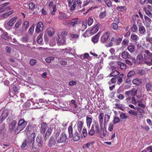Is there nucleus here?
I'll return each instance as SVG.
<instances>
[{
	"mask_svg": "<svg viewBox=\"0 0 152 152\" xmlns=\"http://www.w3.org/2000/svg\"><path fill=\"white\" fill-rule=\"evenodd\" d=\"M120 118L122 119H127L128 116L126 115L123 112H121L120 115Z\"/></svg>",
	"mask_w": 152,
	"mask_h": 152,
	"instance_id": "obj_44",
	"label": "nucleus"
},
{
	"mask_svg": "<svg viewBox=\"0 0 152 152\" xmlns=\"http://www.w3.org/2000/svg\"><path fill=\"white\" fill-rule=\"evenodd\" d=\"M68 6L70 8V10H74L76 6L75 5V3L73 2V3L72 4L70 1L68 2Z\"/></svg>",
	"mask_w": 152,
	"mask_h": 152,
	"instance_id": "obj_31",
	"label": "nucleus"
},
{
	"mask_svg": "<svg viewBox=\"0 0 152 152\" xmlns=\"http://www.w3.org/2000/svg\"><path fill=\"white\" fill-rule=\"evenodd\" d=\"M36 137L35 133L33 132L30 136L28 137V140L30 146H33L34 142V139Z\"/></svg>",
	"mask_w": 152,
	"mask_h": 152,
	"instance_id": "obj_5",
	"label": "nucleus"
},
{
	"mask_svg": "<svg viewBox=\"0 0 152 152\" xmlns=\"http://www.w3.org/2000/svg\"><path fill=\"white\" fill-rule=\"evenodd\" d=\"M107 14L105 11L100 12L99 15V18L101 19H103L106 16Z\"/></svg>",
	"mask_w": 152,
	"mask_h": 152,
	"instance_id": "obj_42",
	"label": "nucleus"
},
{
	"mask_svg": "<svg viewBox=\"0 0 152 152\" xmlns=\"http://www.w3.org/2000/svg\"><path fill=\"white\" fill-rule=\"evenodd\" d=\"M36 141L37 142L40 144L39 146L41 147L42 146V142L41 140V137L40 136L37 137V138Z\"/></svg>",
	"mask_w": 152,
	"mask_h": 152,
	"instance_id": "obj_55",
	"label": "nucleus"
},
{
	"mask_svg": "<svg viewBox=\"0 0 152 152\" xmlns=\"http://www.w3.org/2000/svg\"><path fill=\"white\" fill-rule=\"evenodd\" d=\"M27 123L23 119L20 120L18 124V126L15 129V132L16 133H19L26 126Z\"/></svg>",
	"mask_w": 152,
	"mask_h": 152,
	"instance_id": "obj_3",
	"label": "nucleus"
},
{
	"mask_svg": "<svg viewBox=\"0 0 152 152\" xmlns=\"http://www.w3.org/2000/svg\"><path fill=\"white\" fill-rule=\"evenodd\" d=\"M103 65L102 64L98 63L96 64L95 67L97 69V70H100L103 66Z\"/></svg>",
	"mask_w": 152,
	"mask_h": 152,
	"instance_id": "obj_53",
	"label": "nucleus"
},
{
	"mask_svg": "<svg viewBox=\"0 0 152 152\" xmlns=\"http://www.w3.org/2000/svg\"><path fill=\"white\" fill-rule=\"evenodd\" d=\"M44 25L42 22H39L37 24L36 28V31L39 33L42 31L43 29Z\"/></svg>",
	"mask_w": 152,
	"mask_h": 152,
	"instance_id": "obj_11",
	"label": "nucleus"
},
{
	"mask_svg": "<svg viewBox=\"0 0 152 152\" xmlns=\"http://www.w3.org/2000/svg\"><path fill=\"white\" fill-rule=\"evenodd\" d=\"M131 95L132 96H134L137 94V91L135 89H133L131 90Z\"/></svg>",
	"mask_w": 152,
	"mask_h": 152,
	"instance_id": "obj_57",
	"label": "nucleus"
},
{
	"mask_svg": "<svg viewBox=\"0 0 152 152\" xmlns=\"http://www.w3.org/2000/svg\"><path fill=\"white\" fill-rule=\"evenodd\" d=\"M144 57L145 60L150 59L152 57V53L149 51L145 50L144 51Z\"/></svg>",
	"mask_w": 152,
	"mask_h": 152,
	"instance_id": "obj_14",
	"label": "nucleus"
},
{
	"mask_svg": "<svg viewBox=\"0 0 152 152\" xmlns=\"http://www.w3.org/2000/svg\"><path fill=\"white\" fill-rule=\"evenodd\" d=\"M100 34L99 33H98L92 37L91 40L92 42L94 43L95 44L98 42Z\"/></svg>",
	"mask_w": 152,
	"mask_h": 152,
	"instance_id": "obj_21",
	"label": "nucleus"
},
{
	"mask_svg": "<svg viewBox=\"0 0 152 152\" xmlns=\"http://www.w3.org/2000/svg\"><path fill=\"white\" fill-rule=\"evenodd\" d=\"M128 50L131 53L134 52L135 49V48L134 45H130L128 47Z\"/></svg>",
	"mask_w": 152,
	"mask_h": 152,
	"instance_id": "obj_47",
	"label": "nucleus"
},
{
	"mask_svg": "<svg viewBox=\"0 0 152 152\" xmlns=\"http://www.w3.org/2000/svg\"><path fill=\"white\" fill-rule=\"evenodd\" d=\"M61 130L59 128L57 129L54 132V136L59 143L65 142L67 140L66 134L64 132L60 133Z\"/></svg>",
	"mask_w": 152,
	"mask_h": 152,
	"instance_id": "obj_1",
	"label": "nucleus"
},
{
	"mask_svg": "<svg viewBox=\"0 0 152 152\" xmlns=\"http://www.w3.org/2000/svg\"><path fill=\"white\" fill-rule=\"evenodd\" d=\"M70 104L71 105V104L73 105L72 106L73 107V108L76 109L77 107V104L76 102V101L75 100H72L70 101Z\"/></svg>",
	"mask_w": 152,
	"mask_h": 152,
	"instance_id": "obj_43",
	"label": "nucleus"
},
{
	"mask_svg": "<svg viewBox=\"0 0 152 152\" xmlns=\"http://www.w3.org/2000/svg\"><path fill=\"white\" fill-rule=\"evenodd\" d=\"M99 28L98 26L96 25L92 28L90 31H89V32L90 34H93L96 33L98 31Z\"/></svg>",
	"mask_w": 152,
	"mask_h": 152,
	"instance_id": "obj_24",
	"label": "nucleus"
},
{
	"mask_svg": "<svg viewBox=\"0 0 152 152\" xmlns=\"http://www.w3.org/2000/svg\"><path fill=\"white\" fill-rule=\"evenodd\" d=\"M42 34H39L37 37V41L39 44H41L42 42Z\"/></svg>",
	"mask_w": 152,
	"mask_h": 152,
	"instance_id": "obj_48",
	"label": "nucleus"
},
{
	"mask_svg": "<svg viewBox=\"0 0 152 152\" xmlns=\"http://www.w3.org/2000/svg\"><path fill=\"white\" fill-rule=\"evenodd\" d=\"M104 1L108 7H110L112 6V4L110 0H104Z\"/></svg>",
	"mask_w": 152,
	"mask_h": 152,
	"instance_id": "obj_46",
	"label": "nucleus"
},
{
	"mask_svg": "<svg viewBox=\"0 0 152 152\" xmlns=\"http://www.w3.org/2000/svg\"><path fill=\"white\" fill-rule=\"evenodd\" d=\"M143 58L141 55H138L137 57V61L138 63H140L143 61Z\"/></svg>",
	"mask_w": 152,
	"mask_h": 152,
	"instance_id": "obj_40",
	"label": "nucleus"
},
{
	"mask_svg": "<svg viewBox=\"0 0 152 152\" xmlns=\"http://www.w3.org/2000/svg\"><path fill=\"white\" fill-rule=\"evenodd\" d=\"M135 74V72L134 71H133V70L130 71L128 73L127 75V77L128 78H129L130 77L133 76Z\"/></svg>",
	"mask_w": 152,
	"mask_h": 152,
	"instance_id": "obj_58",
	"label": "nucleus"
},
{
	"mask_svg": "<svg viewBox=\"0 0 152 152\" xmlns=\"http://www.w3.org/2000/svg\"><path fill=\"white\" fill-rule=\"evenodd\" d=\"M47 127V125L45 123H42L41 126V132L42 134L45 133Z\"/></svg>",
	"mask_w": 152,
	"mask_h": 152,
	"instance_id": "obj_26",
	"label": "nucleus"
},
{
	"mask_svg": "<svg viewBox=\"0 0 152 152\" xmlns=\"http://www.w3.org/2000/svg\"><path fill=\"white\" fill-rule=\"evenodd\" d=\"M110 36V34L108 32H106L102 36L100 41L102 43L106 42Z\"/></svg>",
	"mask_w": 152,
	"mask_h": 152,
	"instance_id": "obj_12",
	"label": "nucleus"
},
{
	"mask_svg": "<svg viewBox=\"0 0 152 152\" xmlns=\"http://www.w3.org/2000/svg\"><path fill=\"white\" fill-rule=\"evenodd\" d=\"M121 57L123 58L126 59L128 58L132 59L133 61H135V59L134 58H132L130 55L127 52L123 51L121 53Z\"/></svg>",
	"mask_w": 152,
	"mask_h": 152,
	"instance_id": "obj_9",
	"label": "nucleus"
},
{
	"mask_svg": "<svg viewBox=\"0 0 152 152\" xmlns=\"http://www.w3.org/2000/svg\"><path fill=\"white\" fill-rule=\"evenodd\" d=\"M143 11L145 12V14L147 15L149 17H152V13L151 12L148 10L147 8L146 7H144L143 9Z\"/></svg>",
	"mask_w": 152,
	"mask_h": 152,
	"instance_id": "obj_36",
	"label": "nucleus"
},
{
	"mask_svg": "<svg viewBox=\"0 0 152 152\" xmlns=\"http://www.w3.org/2000/svg\"><path fill=\"white\" fill-rule=\"evenodd\" d=\"M124 77V74H121L118 77V81L120 83L122 82V78Z\"/></svg>",
	"mask_w": 152,
	"mask_h": 152,
	"instance_id": "obj_59",
	"label": "nucleus"
},
{
	"mask_svg": "<svg viewBox=\"0 0 152 152\" xmlns=\"http://www.w3.org/2000/svg\"><path fill=\"white\" fill-rule=\"evenodd\" d=\"M59 14L58 18L60 20H64L69 18V16L62 12H59Z\"/></svg>",
	"mask_w": 152,
	"mask_h": 152,
	"instance_id": "obj_22",
	"label": "nucleus"
},
{
	"mask_svg": "<svg viewBox=\"0 0 152 152\" xmlns=\"http://www.w3.org/2000/svg\"><path fill=\"white\" fill-rule=\"evenodd\" d=\"M110 115L107 114L105 115L104 116V126L106 125V124L109 121L110 119Z\"/></svg>",
	"mask_w": 152,
	"mask_h": 152,
	"instance_id": "obj_32",
	"label": "nucleus"
},
{
	"mask_svg": "<svg viewBox=\"0 0 152 152\" xmlns=\"http://www.w3.org/2000/svg\"><path fill=\"white\" fill-rule=\"evenodd\" d=\"M145 87L147 91H151L152 88L151 83V82H149L146 83L145 85Z\"/></svg>",
	"mask_w": 152,
	"mask_h": 152,
	"instance_id": "obj_34",
	"label": "nucleus"
},
{
	"mask_svg": "<svg viewBox=\"0 0 152 152\" xmlns=\"http://www.w3.org/2000/svg\"><path fill=\"white\" fill-rule=\"evenodd\" d=\"M117 64L122 69H125L126 68V65L124 63L121 62H118Z\"/></svg>",
	"mask_w": 152,
	"mask_h": 152,
	"instance_id": "obj_37",
	"label": "nucleus"
},
{
	"mask_svg": "<svg viewBox=\"0 0 152 152\" xmlns=\"http://www.w3.org/2000/svg\"><path fill=\"white\" fill-rule=\"evenodd\" d=\"M83 125V122L81 121H79L77 122V126L79 132H81Z\"/></svg>",
	"mask_w": 152,
	"mask_h": 152,
	"instance_id": "obj_29",
	"label": "nucleus"
},
{
	"mask_svg": "<svg viewBox=\"0 0 152 152\" xmlns=\"http://www.w3.org/2000/svg\"><path fill=\"white\" fill-rule=\"evenodd\" d=\"M111 27L113 30H116L118 28V25L117 24L113 23L111 24Z\"/></svg>",
	"mask_w": 152,
	"mask_h": 152,
	"instance_id": "obj_61",
	"label": "nucleus"
},
{
	"mask_svg": "<svg viewBox=\"0 0 152 152\" xmlns=\"http://www.w3.org/2000/svg\"><path fill=\"white\" fill-rule=\"evenodd\" d=\"M115 108H118L121 110H123V105L120 103H116L115 104Z\"/></svg>",
	"mask_w": 152,
	"mask_h": 152,
	"instance_id": "obj_45",
	"label": "nucleus"
},
{
	"mask_svg": "<svg viewBox=\"0 0 152 152\" xmlns=\"http://www.w3.org/2000/svg\"><path fill=\"white\" fill-rule=\"evenodd\" d=\"M82 134L83 136L82 137L84 138L87 135V132L86 129V128H84L83 129Z\"/></svg>",
	"mask_w": 152,
	"mask_h": 152,
	"instance_id": "obj_50",
	"label": "nucleus"
},
{
	"mask_svg": "<svg viewBox=\"0 0 152 152\" xmlns=\"http://www.w3.org/2000/svg\"><path fill=\"white\" fill-rule=\"evenodd\" d=\"M17 122L16 121H13L11 122L9 125V131L10 132H12L14 129Z\"/></svg>",
	"mask_w": 152,
	"mask_h": 152,
	"instance_id": "obj_15",
	"label": "nucleus"
},
{
	"mask_svg": "<svg viewBox=\"0 0 152 152\" xmlns=\"http://www.w3.org/2000/svg\"><path fill=\"white\" fill-rule=\"evenodd\" d=\"M10 89L11 90V91L14 92H18L19 89L14 84L10 86Z\"/></svg>",
	"mask_w": 152,
	"mask_h": 152,
	"instance_id": "obj_30",
	"label": "nucleus"
},
{
	"mask_svg": "<svg viewBox=\"0 0 152 152\" xmlns=\"http://www.w3.org/2000/svg\"><path fill=\"white\" fill-rule=\"evenodd\" d=\"M9 4V2H7L1 5L0 7V12H2L4 11H8L11 10V8L10 6H7Z\"/></svg>",
	"mask_w": 152,
	"mask_h": 152,
	"instance_id": "obj_6",
	"label": "nucleus"
},
{
	"mask_svg": "<svg viewBox=\"0 0 152 152\" xmlns=\"http://www.w3.org/2000/svg\"><path fill=\"white\" fill-rule=\"evenodd\" d=\"M34 27V25H32L30 27L28 31V33L29 34H31L33 33Z\"/></svg>",
	"mask_w": 152,
	"mask_h": 152,
	"instance_id": "obj_49",
	"label": "nucleus"
},
{
	"mask_svg": "<svg viewBox=\"0 0 152 152\" xmlns=\"http://www.w3.org/2000/svg\"><path fill=\"white\" fill-rule=\"evenodd\" d=\"M54 58L53 57H48L45 59L46 62L48 63H50L52 60H54Z\"/></svg>",
	"mask_w": 152,
	"mask_h": 152,
	"instance_id": "obj_54",
	"label": "nucleus"
},
{
	"mask_svg": "<svg viewBox=\"0 0 152 152\" xmlns=\"http://www.w3.org/2000/svg\"><path fill=\"white\" fill-rule=\"evenodd\" d=\"M47 32L48 35L50 37L52 36L54 33V29L52 27L48 28L47 29Z\"/></svg>",
	"mask_w": 152,
	"mask_h": 152,
	"instance_id": "obj_28",
	"label": "nucleus"
},
{
	"mask_svg": "<svg viewBox=\"0 0 152 152\" xmlns=\"http://www.w3.org/2000/svg\"><path fill=\"white\" fill-rule=\"evenodd\" d=\"M9 111L7 110H4L2 112L0 117V123H2L6 118L8 115Z\"/></svg>",
	"mask_w": 152,
	"mask_h": 152,
	"instance_id": "obj_8",
	"label": "nucleus"
},
{
	"mask_svg": "<svg viewBox=\"0 0 152 152\" xmlns=\"http://www.w3.org/2000/svg\"><path fill=\"white\" fill-rule=\"evenodd\" d=\"M139 27V33L142 34H144L145 31V27L143 26L142 23L140 20H138L137 22Z\"/></svg>",
	"mask_w": 152,
	"mask_h": 152,
	"instance_id": "obj_7",
	"label": "nucleus"
},
{
	"mask_svg": "<svg viewBox=\"0 0 152 152\" xmlns=\"http://www.w3.org/2000/svg\"><path fill=\"white\" fill-rule=\"evenodd\" d=\"M94 22L93 18H89L88 21V25L89 26H91Z\"/></svg>",
	"mask_w": 152,
	"mask_h": 152,
	"instance_id": "obj_64",
	"label": "nucleus"
},
{
	"mask_svg": "<svg viewBox=\"0 0 152 152\" xmlns=\"http://www.w3.org/2000/svg\"><path fill=\"white\" fill-rule=\"evenodd\" d=\"M144 17L146 22V23L145 24L146 27H150L152 21L151 19L145 15H144Z\"/></svg>",
	"mask_w": 152,
	"mask_h": 152,
	"instance_id": "obj_19",
	"label": "nucleus"
},
{
	"mask_svg": "<svg viewBox=\"0 0 152 152\" xmlns=\"http://www.w3.org/2000/svg\"><path fill=\"white\" fill-rule=\"evenodd\" d=\"M56 141L54 138L52 137L50 139L48 142V146L49 147H53L56 144Z\"/></svg>",
	"mask_w": 152,
	"mask_h": 152,
	"instance_id": "obj_18",
	"label": "nucleus"
},
{
	"mask_svg": "<svg viewBox=\"0 0 152 152\" xmlns=\"http://www.w3.org/2000/svg\"><path fill=\"white\" fill-rule=\"evenodd\" d=\"M107 131L106 129H104L103 127H101L100 132L99 134V136L100 138H103L105 137L106 135Z\"/></svg>",
	"mask_w": 152,
	"mask_h": 152,
	"instance_id": "obj_17",
	"label": "nucleus"
},
{
	"mask_svg": "<svg viewBox=\"0 0 152 152\" xmlns=\"http://www.w3.org/2000/svg\"><path fill=\"white\" fill-rule=\"evenodd\" d=\"M137 26L135 24H133L131 28V30L133 32H135L137 30Z\"/></svg>",
	"mask_w": 152,
	"mask_h": 152,
	"instance_id": "obj_63",
	"label": "nucleus"
},
{
	"mask_svg": "<svg viewBox=\"0 0 152 152\" xmlns=\"http://www.w3.org/2000/svg\"><path fill=\"white\" fill-rule=\"evenodd\" d=\"M17 19V17H14L11 19L7 23V24L10 26H12Z\"/></svg>",
	"mask_w": 152,
	"mask_h": 152,
	"instance_id": "obj_23",
	"label": "nucleus"
},
{
	"mask_svg": "<svg viewBox=\"0 0 152 152\" xmlns=\"http://www.w3.org/2000/svg\"><path fill=\"white\" fill-rule=\"evenodd\" d=\"M79 22L77 19H73L71 21L68 22L67 24L65 23L64 22V25L69 24L73 27L75 26L76 25L79 24Z\"/></svg>",
	"mask_w": 152,
	"mask_h": 152,
	"instance_id": "obj_13",
	"label": "nucleus"
},
{
	"mask_svg": "<svg viewBox=\"0 0 152 152\" xmlns=\"http://www.w3.org/2000/svg\"><path fill=\"white\" fill-rule=\"evenodd\" d=\"M14 10H11L10 11L8 12H7L3 13L1 15L2 18H5L8 17L10 15H11L14 12Z\"/></svg>",
	"mask_w": 152,
	"mask_h": 152,
	"instance_id": "obj_27",
	"label": "nucleus"
},
{
	"mask_svg": "<svg viewBox=\"0 0 152 152\" xmlns=\"http://www.w3.org/2000/svg\"><path fill=\"white\" fill-rule=\"evenodd\" d=\"M70 138L73 137V140L74 141H77L80 139L79 134L75 130L73 134V128L72 126H70L68 129Z\"/></svg>",
	"mask_w": 152,
	"mask_h": 152,
	"instance_id": "obj_2",
	"label": "nucleus"
},
{
	"mask_svg": "<svg viewBox=\"0 0 152 152\" xmlns=\"http://www.w3.org/2000/svg\"><path fill=\"white\" fill-rule=\"evenodd\" d=\"M95 131L94 130V125H92L91 129L88 131L89 134L90 135H94L95 133Z\"/></svg>",
	"mask_w": 152,
	"mask_h": 152,
	"instance_id": "obj_38",
	"label": "nucleus"
},
{
	"mask_svg": "<svg viewBox=\"0 0 152 152\" xmlns=\"http://www.w3.org/2000/svg\"><path fill=\"white\" fill-rule=\"evenodd\" d=\"M36 125H34L33 126H31L30 125H28L26 128V130H28L29 131H31V129L33 128V127H35V129H36Z\"/></svg>",
	"mask_w": 152,
	"mask_h": 152,
	"instance_id": "obj_60",
	"label": "nucleus"
},
{
	"mask_svg": "<svg viewBox=\"0 0 152 152\" xmlns=\"http://www.w3.org/2000/svg\"><path fill=\"white\" fill-rule=\"evenodd\" d=\"M66 34L65 31H62L58 35V42L60 45L64 44L65 43V37Z\"/></svg>",
	"mask_w": 152,
	"mask_h": 152,
	"instance_id": "obj_4",
	"label": "nucleus"
},
{
	"mask_svg": "<svg viewBox=\"0 0 152 152\" xmlns=\"http://www.w3.org/2000/svg\"><path fill=\"white\" fill-rule=\"evenodd\" d=\"M128 113L132 115H134L138 117V113L137 111L133 110H131L128 111Z\"/></svg>",
	"mask_w": 152,
	"mask_h": 152,
	"instance_id": "obj_39",
	"label": "nucleus"
},
{
	"mask_svg": "<svg viewBox=\"0 0 152 152\" xmlns=\"http://www.w3.org/2000/svg\"><path fill=\"white\" fill-rule=\"evenodd\" d=\"M52 129L51 128L48 129L47 130L46 134L45 135V139L46 140L48 138L49 136L50 135L51 133L52 132Z\"/></svg>",
	"mask_w": 152,
	"mask_h": 152,
	"instance_id": "obj_33",
	"label": "nucleus"
},
{
	"mask_svg": "<svg viewBox=\"0 0 152 152\" xmlns=\"http://www.w3.org/2000/svg\"><path fill=\"white\" fill-rule=\"evenodd\" d=\"M29 25L28 21H24L22 25V28L23 31H26L28 28Z\"/></svg>",
	"mask_w": 152,
	"mask_h": 152,
	"instance_id": "obj_35",
	"label": "nucleus"
},
{
	"mask_svg": "<svg viewBox=\"0 0 152 152\" xmlns=\"http://www.w3.org/2000/svg\"><path fill=\"white\" fill-rule=\"evenodd\" d=\"M129 42V40L127 39H124L122 41L121 44L122 45H127Z\"/></svg>",
	"mask_w": 152,
	"mask_h": 152,
	"instance_id": "obj_62",
	"label": "nucleus"
},
{
	"mask_svg": "<svg viewBox=\"0 0 152 152\" xmlns=\"http://www.w3.org/2000/svg\"><path fill=\"white\" fill-rule=\"evenodd\" d=\"M1 38L5 40H7L8 38L7 33L4 32L1 35Z\"/></svg>",
	"mask_w": 152,
	"mask_h": 152,
	"instance_id": "obj_52",
	"label": "nucleus"
},
{
	"mask_svg": "<svg viewBox=\"0 0 152 152\" xmlns=\"http://www.w3.org/2000/svg\"><path fill=\"white\" fill-rule=\"evenodd\" d=\"M95 127V132L96 133H98L99 132V125L98 124H95L94 126Z\"/></svg>",
	"mask_w": 152,
	"mask_h": 152,
	"instance_id": "obj_51",
	"label": "nucleus"
},
{
	"mask_svg": "<svg viewBox=\"0 0 152 152\" xmlns=\"http://www.w3.org/2000/svg\"><path fill=\"white\" fill-rule=\"evenodd\" d=\"M87 22L86 20H85L83 22L82 24H80V26H81V27L80 28L79 30H81L82 31H83L87 27Z\"/></svg>",
	"mask_w": 152,
	"mask_h": 152,
	"instance_id": "obj_25",
	"label": "nucleus"
},
{
	"mask_svg": "<svg viewBox=\"0 0 152 152\" xmlns=\"http://www.w3.org/2000/svg\"><path fill=\"white\" fill-rule=\"evenodd\" d=\"M32 105H34V107L33 108L34 109H36L37 108H40L42 107V105L40 104L39 102L33 103L31 102Z\"/></svg>",
	"mask_w": 152,
	"mask_h": 152,
	"instance_id": "obj_41",
	"label": "nucleus"
},
{
	"mask_svg": "<svg viewBox=\"0 0 152 152\" xmlns=\"http://www.w3.org/2000/svg\"><path fill=\"white\" fill-rule=\"evenodd\" d=\"M142 82V80L138 78H136L132 80L133 83L136 85L139 86Z\"/></svg>",
	"mask_w": 152,
	"mask_h": 152,
	"instance_id": "obj_20",
	"label": "nucleus"
},
{
	"mask_svg": "<svg viewBox=\"0 0 152 152\" xmlns=\"http://www.w3.org/2000/svg\"><path fill=\"white\" fill-rule=\"evenodd\" d=\"M48 6L49 7V9L50 10H53L52 12V14L54 15L55 14V12L56 11V5L53 2H50L49 3Z\"/></svg>",
	"mask_w": 152,
	"mask_h": 152,
	"instance_id": "obj_10",
	"label": "nucleus"
},
{
	"mask_svg": "<svg viewBox=\"0 0 152 152\" xmlns=\"http://www.w3.org/2000/svg\"><path fill=\"white\" fill-rule=\"evenodd\" d=\"M92 117L91 115H87L86 116V121L87 125L88 128H90L91 124L92 122Z\"/></svg>",
	"mask_w": 152,
	"mask_h": 152,
	"instance_id": "obj_16",
	"label": "nucleus"
},
{
	"mask_svg": "<svg viewBox=\"0 0 152 152\" xmlns=\"http://www.w3.org/2000/svg\"><path fill=\"white\" fill-rule=\"evenodd\" d=\"M131 38L133 40H137L139 38L137 36L134 34H132L131 35Z\"/></svg>",
	"mask_w": 152,
	"mask_h": 152,
	"instance_id": "obj_56",
	"label": "nucleus"
}]
</instances>
